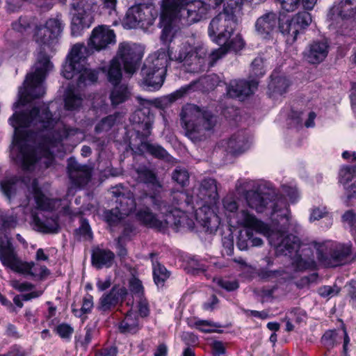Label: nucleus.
<instances>
[{
	"label": "nucleus",
	"mask_w": 356,
	"mask_h": 356,
	"mask_svg": "<svg viewBox=\"0 0 356 356\" xmlns=\"http://www.w3.org/2000/svg\"><path fill=\"white\" fill-rule=\"evenodd\" d=\"M172 179L181 186L188 183L189 175L187 170L181 168H177L172 172Z\"/></svg>",
	"instance_id": "59"
},
{
	"label": "nucleus",
	"mask_w": 356,
	"mask_h": 356,
	"mask_svg": "<svg viewBox=\"0 0 356 356\" xmlns=\"http://www.w3.org/2000/svg\"><path fill=\"white\" fill-rule=\"evenodd\" d=\"M342 337L343 330L341 332L337 330H329L323 335L321 341L327 349H332L341 343Z\"/></svg>",
	"instance_id": "46"
},
{
	"label": "nucleus",
	"mask_w": 356,
	"mask_h": 356,
	"mask_svg": "<svg viewBox=\"0 0 356 356\" xmlns=\"http://www.w3.org/2000/svg\"><path fill=\"white\" fill-rule=\"evenodd\" d=\"M279 23L276 13L267 12L259 17L255 22L254 30L256 35L264 40L273 38V33Z\"/></svg>",
	"instance_id": "22"
},
{
	"label": "nucleus",
	"mask_w": 356,
	"mask_h": 356,
	"mask_svg": "<svg viewBox=\"0 0 356 356\" xmlns=\"http://www.w3.org/2000/svg\"><path fill=\"white\" fill-rule=\"evenodd\" d=\"M123 216H124L121 215L116 207L114 209L107 210L104 213V220L110 225H115L120 222Z\"/></svg>",
	"instance_id": "57"
},
{
	"label": "nucleus",
	"mask_w": 356,
	"mask_h": 356,
	"mask_svg": "<svg viewBox=\"0 0 356 356\" xmlns=\"http://www.w3.org/2000/svg\"><path fill=\"white\" fill-rule=\"evenodd\" d=\"M265 70L264 66V59L261 57H257L251 63V74L254 77H260L264 75Z\"/></svg>",
	"instance_id": "58"
},
{
	"label": "nucleus",
	"mask_w": 356,
	"mask_h": 356,
	"mask_svg": "<svg viewBox=\"0 0 356 356\" xmlns=\"http://www.w3.org/2000/svg\"><path fill=\"white\" fill-rule=\"evenodd\" d=\"M80 226L74 230V234L76 237L83 238L85 239H90L92 238V232L88 220L81 218Z\"/></svg>",
	"instance_id": "53"
},
{
	"label": "nucleus",
	"mask_w": 356,
	"mask_h": 356,
	"mask_svg": "<svg viewBox=\"0 0 356 356\" xmlns=\"http://www.w3.org/2000/svg\"><path fill=\"white\" fill-rule=\"evenodd\" d=\"M93 297L90 294H86L83 298L82 306L80 309L72 308V312L76 317H81L84 314H90L93 308Z\"/></svg>",
	"instance_id": "50"
},
{
	"label": "nucleus",
	"mask_w": 356,
	"mask_h": 356,
	"mask_svg": "<svg viewBox=\"0 0 356 356\" xmlns=\"http://www.w3.org/2000/svg\"><path fill=\"white\" fill-rule=\"evenodd\" d=\"M250 237H251V234L249 233L248 228L240 232L236 242V246L240 250H246L250 247Z\"/></svg>",
	"instance_id": "56"
},
{
	"label": "nucleus",
	"mask_w": 356,
	"mask_h": 356,
	"mask_svg": "<svg viewBox=\"0 0 356 356\" xmlns=\"http://www.w3.org/2000/svg\"><path fill=\"white\" fill-rule=\"evenodd\" d=\"M197 195L205 202H215L218 198L217 181L213 178H204L200 182Z\"/></svg>",
	"instance_id": "34"
},
{
	"label": "nucleus",
	"mask_w": 356,
	"mask_h": 356,
	"mask_svg": "<svg viewBox=\"0 0 356 356\" xmlns=\"http://www.w3.org/2000/svg\"><path fill=\"white\" fill-rule=\"evenodd\" d=\"M225 150L232 155L243 154L249 149L248 137L245 131H238L234 134L225 142Z\"/></svg>",
	"instance_id": "29"
},
{
	"label": "nucleus",
	"mask_w": 356,
	"mask_h": 356,
	"mask_svg": "<svg viewBox=\"0 0 356 356\" xmlns=\"http://www.w3.org/2000/svg\"><path fill=\"white\" fill-rule=\"evenodd\" d=\"M88 51L84 44H74L63 65V76L67 79L77 76L76 85L79 88L92 84L98 79V72L85 66Z\"/></svg>",
	"instance_id": "5"
},
{
	"label": "nucleus",
	"mask_w": 356,
	"mask_h": 356,
	"mask_svg": "<svg viewBox=\"0 0 356 356\" xmlns=\"http://www.w3.org/2000/svg\"><path fill=\"white\" fill-rule=\"evenodd\" d=\"M236 24L235 12L224 7L222 12L211 19L208 28L209 35L213 41L221 45L230 38Z\"/></svg>",
	"instance_id": "11"
},
{
	"label": "nucleus",
	"mask_w": 356,
	"mask_h": 356,
	"mask_svg": "<svg viewBox=\"0 0 356 356\" xmlns=\"http://www.w3.org/2000/svg\"><path fill=\"white\" fill-rule=\"evenodd\" d=\"M179 117L185 136L194 143L209 138L218 123V116L212 111L193 104L183 106Z\"/></svg>",
	"instance_id": "4"
},
{
	"label": "nucleus",
	"mask_w": 356,
	"mask_h": 356,
	"mask_svg": "<svg viewBox=\"0 0 356 356\" xmlns=\"http://www.w3.org/2000/svg\"><path fill=\"white\" fill-rule=\"evenodd\" d=\"M145 10L149 13L147 8ZM149 21V13H145L141 5H137L128 9L123 24L128 29L143 28L150 24Z\"/></svg>",
	"instance_id": "23"
},
{
	"label": "nucleus",
	"mask_w": 356,
	"mask_h": 356,
	"mask_svg": "<svg viewBox=\"0 0 356 356\" xmlns=\"http://www.w3.org/2000/svg\"><path fill=\"white\" fill-rule=\"evenodd\" d=\"M9 121L15 129L17 127L26 128L33 126L37 131H30V134H34L35 138L40 139L39 144L44 149L46 155L51 154V148L61 145L63 140L70 139L81 133L79 128L66 125L54 128L57 119L53 117L49 106L45 104L41 108L35 106L31 110L16 112L10 118Z\"/></svg>",
	"instance_id": "3"
},
{
	"label": "nucleus",
	"mask_w": 356,
	"mask_h": 356,
	"mask_svg": "<svg viewBox=\"0 0 356 356\" xmlns=\"http://www.w3.org/2000/svg\"><path fill=\"white\" fill-rule=\"evenodd\" d=\"M39 160L37 150L26 143H22L19 147V151L15 161L24 171H31Z\"/></svg>",
	"instance_id": "24"
},
{
	"label": "nucleus",
	"mask_w": 356,
	"mask_h": 356,
	"mask_svg": "<svg viewBox=\"0 0 356 356\" xmlns=\"http://www.w3.org/2000/svg\"><path fill=\"white\" fill-rule=\"evenodd\" d=\"M152 274L154 282L158 287H163L171 273L159 261L153 262Z\"/></svg>",
	"instance_id": "44"
},
{
	"label": "nucleus",
	"mask_w": 356,
	"mask_h": 356,
	"mask_svg": "<svg viewBox=\"0 0 356 356\" xmlns=\"http://www.w3.org/2000/svg\"><path fill=\"white\" fill-rule=\"evenodd\" d=\"M140 207L138 209L136 216V218L143 224L152 228L161 229L163 227V222L159 220L156 216L150 211L149 206L152 205L156 210L152 203L144 204L140 203ZM158 211V209H156ZM161 213V211H160Z\"/></svg>",
	"instance_id": "31"
},
{
	"label": "nucleus",
	"mask_w": 356,
	"mask_h": 356,
	"mask_svg": "<svg viewBox=\"0 0 356 356\" xmlns=\"http://www.w3.org/2000/svg\"><path fill=\"white\" fill-rule=\"evenodd\" d=\"M137 308L138 314L140 317L145 318L149 315L150 309L149 302L145 297L138 298L137 302Z\"/></svg>",
	"instance_id": "61"
},
{
	"label": "nucleus",
	"mask_w": 356,
	"mask_h": 356,
	"mask_svg": "<svg viewBox=\"0 0 356 356\" xmlns=\"http://www.w3.org/2000/svg\"><path fill=\"white\" fill-rule=\"evenodd\" d=\"M18 179L16 176L6 178L0 181V189L6 199L10 202L16 194V184Z\"/></svg>",
	"instance_id": "47"
},
{
	"label": "nucleus",
	"mask_w": 356,
	"mask_h": 356,
	"mask_svg": "<svg viewBox=\"0 0 356 356\" xmlns=\"http://www.w3.org/2000/svg\"><path fill=\"white\" fill-rule=\"evenodd\" d=\"M129 287L130 291L136 298H140L145 297L144 287L143 286L142 282L139 279L136 277H132L129 282Z\"/></svg>",
	"instance_id": "55"
},
{
	"label": "nucleus",
	"mask_w": 356,
	"mask_h": 356,
	"mask_svg": "<svg viewBox=\"0 0 356 356\" xmlns=\"http://www.w3.org/2000/svg\"><path fill=\"white\" fill-rule=\"evenodd\" d=\"M113 195L116 198V208L121 215L129 216L130 213L138 210L141 204H139L137 197L140 193H136L135 196L127 188L122 186H116L112 188Z\"/></svg>",
	"instance_id": "18"
},
{
	"label": "nucleus",
	"mask_w": 356,
	"mask_h": 356,
	"mask_svg": "<svg viewBox=\"0 0 356 356\" xmlns=\"http://www.w3.org/2000/svg\"><path fill=\"white\" fill-rule=\"evenodd\" d=\"M35 18L29 16H21L18 20L12 23L13 29L20 33L30 29L34 23Z\"/></svg>",
	"instance_id": "52"
},
{
	"label": "nucleus",
	"mask_w": 356,
	"mask_h": 356,
	"mask_svg": "<svg viewBox=\"0 0 356 356\" xmlns=\"http://www.w3.org/2000/svg\"><path fill=\"white\" fill-rule=\"evenodd\" d=\"M67 173L72 184L83 187L88 184L92 177L91 169L87 165L79 163L73 157L67 160Z\"/></svg>",
	"instance_id": "21"
},
{
	"label": "nucleus",
	"mask_w": 356,
	"mask_h": 356,
	"mask_svg": "<svg viewBox=\"0 0 356 356\" xmlns=\"http://www.w3.org/2000/svg\"><path fill=\"white\" fill-rule=\"evenodd\" d=\"M0 261L1 264L13 271L24 275L35 277L32 271L34 262L22 261L17 257L12 243L6 236H0Z\"/></svg>",
	"instance_id": "13"
},
{
	"label": "nucleus",
	"mask_w": 356,
	"mask_h": 356,
	"mask_svg": "<svg viewBox=\"0 0 356 356\" xmlns=\"http://www.w3.org/2000/svg\"><path fill=\"white\" fill-rule=\"evenodd\" d=\"M115 43L114 31L106 25H99L92 30L88 44L90 49L100 51Z\"/></svg>",
	"instance_id": "20"
},
{
	"label": "nucleus",
	"mask_w": 356,
	"mask_h": 356,
	"mask_svg": "<svg viewBox=\"0 0 356 356\" xmlns=\"http://www.w3.org/2000/svg\"><path fill=\"white\" fill-rule=\"evenodd\" d=\"M147 140H140V144L136 147V152L139 154L148 153L154 158L169 161L170 154L161 145L158 144H152Z\"/></svg>",
	"instance_id": "36"
},
{
	"label": "nucleus",
	"mask_w": 356,
	"mask_h": 356,
	"mask_svg": "<svg viewBox=\"0 0 356 356\" xmlns=\"http://www.w3.org/2000/svg\"><path fill=\"white\" fill-rule=\"evenodd\" d=\"M356 15V8L352 6L346 1L341 0L339 3L334 4L329 10L327 17L330 20L338 19H348L354 17Z\"/></svg>",
	"instance_id": "33"
},
{
	"label": "nucleus",
	"mask_w": 356,
	"mask_h": 356,
	"mask_svg": "<svg viewBox=\"0 0 356 356\" xmlns=\"http://www.w3.org/2000/svg\"><path fill=\"white\" fill-rule=\"evenodd\" d=\"M172 205L170 206L163 200L169 211L161 213L165 216V222L167 225L174 226L176 229L184 227V222L187 220L186 215L181 211L188 207L193 209L192 205L193 197L184 192H177L172 195Z\"/></svg>",
	"instance_id": "14"
},
{
	"label": "nucleus",
	"mask_w": 356,
	"mask_h": 356,
	"mask_svg": "<svg viewBox=\"0 0 356 356\" xmlns=\"http://www.w3.org/2000/svg\"><path fill=\"white\" fill-rule=\"evenodd\" d=\"M218 49H215L209 56V65L213 66L215 63L223 56H225L229 51H234L235 52L241 50L245 46V42L241 35L238 34L233 38H229L225 43H222Z\"/></svg>",
	"instance_id": "27"
},
{
	"label": "nucleus",
	"mask_w": 356,
	"mask_h": 356,
	"mask_svg": "<svg viewBox=\"0 0 356 356\" xmlns=\"http://www.w3.org/2000/svg\"><path fill=\"white\" fill-rule=\"evenodd\" d=\"M56 333L63 339H68L74 332V329L67 323L59 324L56 327Z\"/></svg>",
	"instance_id": "64"
},
{
	"label": "nucleus",
	"mask_w": 356,
	"mask_h": 356,
	"mask_svg": "<svg viewBox=\"0 0 356 356\" xmlns=\"http://www.w3.org/2000/svg\"><path fill=\"white\" fill-rule=\"evenodd\" d=\"M175 19V11L171 9L169 0H162L160 24L163 27V30L161 35V40L164 43L171 41V39H169V38L172 32V22Z\"/></svg>",
	"instance_id": "25"
},
{
	"label": "nucleus",
	"mask_w": 356,
	"mask_h": 356,
	"mask_svg": "<svg viewBox=\"0 0 356 356\" xmlns=\"http://www.w3.org/2000/svg\"><path fill=\"white\" fill-rule=\"evenodd\" d=\"M115 254L108 249L95 248L92 250L91 261L94 267L102 269L111 267L114 261Z\"/></svg>",
	"instance_id": "32"
},
{
	"label": "nucleus",
	"mask_w": 356,
	"mask_h": 356,
	"mask_svg": "<svg viewBox=\"0 0 356 356\" xmlns=\"http://www.w3.org/2000/svg\"><path fill=\"white\" fill-rule=\"evenodd\" d=\"M250 208L257 213H263L270 209V217L273 221L279 220L275 218L277 212L281 211L286 207V202L277 198L275 192L266 184H260L257 190L248 191L245 195Z\"/></svg>",
	"instance_id": "7"
},
{
	"label": "nucleus",
	"mask_w": 356,
	"mask_h": 356,
	"mask_svg": "<svg viewBox=\"0 0 356 356\" xmlns=\"http://www.w3.org/2000/svg\"><path fill=\"white\" fill-rule=\"evenodd\" d=\"M118 56L123 63L125 72L131 75L140 65L143 56V50L136 44L122 42L119 44Z\"/></svg>",
	"instance_id": "16"
},
{
	"label": "nucleus",
	"mask_w": 356,
	"mask_h": 356,
	"mask_svg": "<svg viewBox=\"0 0 356 356\" xmlns=\"http://www.w3.org/2000/svg\"><path fill=\"white\" fill-rule=\"evenodd\" d=\"M258 82L255 80L250 81L245 80L234 81L228 88L227 92L232 97L243 99L253 93L257 88Z\"/></svg>",
	"instance_id": "30"
},
{
	"label": "nucleus",
	"mask_w": 356,
	"mask_h": 356,
	"mask_svg": "<svg viewBox=\"0 0 356 356\" xmlns=\"http://www.w3.org/2000/svg\"><path fill=\"white\" fill-rule=\"evenodd\" d=\"M40 214L33 216V221L34 225L38 227V230L43 233H57L59 229V225L56 219L51 217L44 216L41 213Z\"/></svg>",
	"instance_id": "38"
},
{
	"label": "nucleus",
	"mask_w": 356,
	"mask_h": 356,
	"mask_svg": "<svg viewBox=\"0 0 356 356\" xmlns=\"http://www.w3.org/2000/svg\"><path fill=\"white\" fill-rule=\"evenodd\" d=\"M195 217L196 220L209 233L216 232L220 224L219 216L210 207L207 205H203L196 211Z\"/></svg>",
	"instance_id": "26"
},
{
	"label": "nucleus",
	"mask_w": 356,
	"mask_h": 356,
	"mask_svg": "<svg viewBox=\"0 0 356 356\" xmlns=\"http://www.w3.org/2000/svg\"><path fill=\"white\" fill-rule=\"evenodd\" d=\"M120 331L122 333L135 334L139 330L138 318L136 314L132 312H129L126 314L124 318L120 323Z\"/></svg>",
	"instance_id": "43"
},
{
	"label": "nucleus",
	"mask_w": 356,
	"mask_h": 356,
	"mask_svg": "<svg viewBox=\"0 0 356 356\" xmlns=\"http://www.w3.org/2000/svg\"><path fill=\"white\" fill-rule=\"evenodd\" d=\"M128 291L124 286L115 284L111 289L104 293L99 299L97 309L102 313H108L122 305L126 300Z\"/></svg>",
	"instance_id": "19"
},
{
	"label": "nucleus",
	"mask_w": 356,
	"mask_h": 356,
	"mask_svg": "<svg viewBox=\"0 0 356 356\" xmlns=\"http://www.w3.org/2000/svg\"><path fill=\"white\" fill-rule=\"evenodd\" d=\"M280 220L282 222L275 223V227L272 229L264 222L258 220L253 214L250 213L247 210H241L238 213V223L249 229L251 234L250 243L251 247H259L263 244V240L254 236V231L266 236L270 244L275 248L276 254L278 255L296 256V268L299 270H303L309 267V263L304 260L298 254L300 248V238L293 234H285L290 227L289 218L287 213H282Z\"/></svg>",
	"instance_id": "1"
},
{
	"label": "nucleus",
	"mask_w": 356,
	"mask_h": 356,
	"mask_svg": "<svg viewBox=\"0 0 356 356\" xmlns=\"http://www.w3.org/2000/svg\"><path fill=\"white\" fill-rule=\"evenodd\" d=\"M166 72V55L158 50L145 60L141 69L143 85L149 90H159L165 81Z\"/></svg>",
	"instance_id": "8"
},
{
	"label": "nucleus",
	"mask_w": 356,
	"mask_h": 356,
	"mask_svg": "<svg viewBox=\"0 0 356 356\" xmlns=\"http://www.w3.org/2000/svg\"><path fill=\"white\" fill-rule=\"evenodd\" d=\"M318 261L325 267H335L346 263L352 252L350 244L332 241L314 242Z\"/></svg>",
	"instance_id": "9"
},
{
	"label": "nucleus",
	"mask_w": 356,
	"mask_h": 356,
	"mask_svg": "<svg viewBox=\"0 0 356 356\" xmlns=\"http://www.w3.org/2000/svg\"><path fill=\"white\" fill-rule=\"evenodd\" d=\"M166 55V64L168 65L169 61H175L178 63H182L186 65V59L189 56L191 48L186 44L179 47L175 51L173 48L168 47L167 51L164 49H160Z\"/></svg>",
	"instance_id": "40"
},
{
	"label": "nucleus",
	"mask_w": 356,
	"mask_h": 356,
	"mask_svg": "<svg viewBox=\"0 0 356 356\" xmlns=\"http://www.w3.org/2000/svg\"><path fill=\"white\" fill-rule=\"evenodd\" d=\"M312 22V17L307 11L298 13L291 19L282 22L279 19L278 28L284 35H287V41L293 42L301 31L305 29Z\"/></svg>",
	"instance_id": "15"
},
{
	"label": "nucleus",
	"mask_w": 356,
	"mask_h": 356,
	"mask_svg": "<svg viewBox=\"0 0 356 356\" xmlns=\"http://www.w3.org/2000/svg\"><path fill=\"white\" fill-rule=\"evenodd\" d=\"M207 60V51L204 48L198 47L195 50L191 49L186 59V66L190 67L193 72L204 71L206 68Z\"/></svg>",
	"instance_id": "35"
},
{
	"label": "nucleus",
	"mask_w": 356,
	"mask_h": 356,
	"mask_svg": "<svg viewBox=\"0 0 356 356\" xmlns=\"http://www.w3.org/2000/svg\"><path fill=\"white\" fill-rule=\"evenodd\" d=\"M342 221L346 223L351 231H353L356 227V213L353 210L346 211L341 216Z\"/></svg>",
	"instance_id": "63"
},
{
	"label": "nucleus",
	"mask_w": 356,
	"mask_h": 356,
	"mask_svg": "<svg viewBox=\"0 0 356 356\" xmlns=\"http://www.w3.org/2000/svg\"><path fill=\"white\" fill-rule=\"evenodd\" d=\"M72 8L74 10L72 19L71 31L73 36L81 34L83 29L89 28L94 20L93 13L97 8L96 0H73Z\"/></svg>",
	"instance_id": "12"
},
{
	"label": "nucleus",
	"mask_w": 356,
	"mask_h": 356,
	"mask_svg": "<svg viewBox=\"0 0 356 356\" xmlns=\"http://www.w3.org/2000/svg\"><path fill=\"white\" fill-rule=\"evenodd\" d=\"M82 101L79 95L74 94L73 91L69 90L65 98V107L69 111L76 110L81 106Z\"/></svg>",
	"instance_id": "51"
},
{
	"label": "nucleus",
	"mask_w": 356,
	"mask_h": 356,
	"mask_svg": "<svg viewBox=\"0 0 356 356\" xmlns=\"http://www.w3.org/2000/svg\"><path fill=\"white\" fill-rule=\"evenodd\" d=\"M122 77L121 64L117 58L111 61L107 78L108 81L113 86L119 84Z\"/></svg>",
	"instance_id": "48"
},
{
	"label": "nucleus",
	"mask_w": 356,
	"mask_h": 356,
	"mask_svg": "<svg viewBox=\"0 0 356 356\" xmlns=\"http://www.w3.org/2000/svg\"><path fill=\"white\" fill-rule=\"evenodd\" d=\"M195 327L204 333H212V332H221L220 330H216L211 328H207L206 327H221L219 323H213L207 320H198L194 323Z\"/></svg>",
	"instance_id": "54"
},
{
	"label": "nucleus",
	"mask_w": 356,
	"mask_h": 356,
	"mask_svg": "<svg viewBox=\"0 0 356 356\" xmlns=\"http://www.w3.org/2000/svg\"><path fill=\"white\" fill-rule=\"evenodd\" d=\"M123 115L120 112H115L102 118L95 127L97 134L109 131L116 123L120 122Z\"/></svg>",
	"instance_id": "45"
},
{
	"label": "nucleus",
	"mask_w": 356,
	"mask_h": 356,
	"mask_svg": "<svg viewBox=\"0 0 356 356\" xmlns=\"http://www.w3.org/2000/svg\"><path fill=\"white\" fill-rule=\"evenodd\" d=\"M169 3L175 11V17L184 26H189L205 18L209 10V6L200 0L193 2H189V0H169Z\"/></svg>",
	"instance_id": "10"
},
{
	"label": "nucleus",
	"mask_w": 356,
	"mask_h": 356,
	"mask_svg": "<svg viewBox=\"0 0 356 356\" xmlns=\"http://www.w3.org/2000/svg\"><path fill=\"white\" fill-rule=\"evenodd\" d=\"M137 174V181L143 183L151 191L150 193L146 191L140 192V195L137 197L139 204L143 203L145 205L153 204L154 208L165 213L169 211L165 204L163 202L160 196L162 189V184L159 180L155 170L146 165H140L136 169Z\"/></svg>",
	"instance_id": "6"
},
{
	"label": "nucleus",
	"mask_w": 356,
	"mask_h": 356,
	"mask_svg": "<svg viewBox=\"0 0 356 356\" xmlns=\"http://www.w3.org/2000/svg\"><path fill=\"white\" fill-rule=\"evenodd\" d=\"M289 85V81L285 76H280L277 72H273L268 86L270 96L283 95L286 92Z\"/></svg>",
	"instance_id": "37"
},
{
	"label": "nucleus",
	"mask_w": 356,
	"mask_h": 356,
	"mask_svg": "<svg viewBox=\"0 0 356 356\" xmlns=\"http://www.w3.org/2000/svg\"><path fill=\"white\" fill-rule=\"evenodd\" d=\"M188 266L192 273L195 275L204 273L207 270L205 264L195 257L191 259L188 262Z\"/></svg>",
	"instance_id": "62"
},
{
	"label": "nucleus",
	"mask_w": 356,
	"mask_h": 356,
	"mask_svg": "<svg viewBox=\"0 0 356 356\" xmlns=\"http://www.w3.org/2000/svg\"><path fill=\"white\" fill-rule=\"evenodd\" d=\"M328 48L329 45L326 41H314L305 49L304 57L311 64H318L327 57Z\"/></svg>",
	"instance_id": "28"
},
{
	"label": "nucleus",
	"mask_w": 356,
	"mask_h": 356,
	"mask_svg": "<svg viewBox=\"0 0 356 356\" xmlns=\"http://www.w3.org/2000/svg\"><path fill=\"white\" fill-rule=\"evenodd\" d=\"M355 168L353 166L343 167L339 172V182L346 184L350 181L354 176Z\"/></svg>",
	"instance_id": "60"
},
{
	"label": "nucleus",
	"mask_w": 356,
	"mask_h": 356,
	"mask_svg": "<svg viewBox=\"0 0 356 356\" xmlns=\"http://www.w3.org/2000/svg\"><path fill=\"white\" fill-rule=\"evenodd\" d=\"M143 107L137 109L131 117L134 130L140 140H147L152 134L154 114L144 102Z\"/></svg>",
	"instance_id": "17"
},
{
	"label": "nucleus",
	"mask_w": 356,
	"mask_h": 356,
	"mask_svg": "<svg viewBox=\"0 0 356 356\" xmlns=\"http://www.w3.org/2000/svg\"><path fill=\"white\" fill-rule=\"evenodd\" d=\"M30 190L33 195L36 205L38 209L42 211H49L53 209L52 202L42 193L41 188L38 186L36 180L33 181Z\"/></svg>",
	"instance_id": "42"
},
{
	"label": "nucleus",
	"mask_w": 356,
	"mask_h": 356,
	"mask_svg": "<svg viewBox=\"0 0 356 356\" xmlns=\"http://www.w3.org/2000/svg\"><path fill=\"white\" fill-rule=\"evenodd\" d=\"M17 225V218L16 216L8 212L0 213V229L4 232L10 230L16 227Z\"/></svg>",
	"instance_id": "49"
},
{
	"label": "nucleus",
	"mask_w": 356,
	"mask_h": 356,
	"mask_svg": "<svg viewBox=\"0 0 356 356\" xmlns=\"http://www.w3.org/2000/svg\"><path fill=\"white\" fill-rule=\"evenodd\" d=\"M131 97V90L126 84L113 85L111 91L109 99L113 107L125 102Z\"/></svg>",
	"instance_id": "41"
},
{
	"label": "nucleus",
	"mask_w": 356,
	"mask_h": 356,
	"mask_svg": "<svg viewBox=\"0 0 356 356\" xmlns=\"http://www.w3.org/2000/svg\"><path fill=\"white\" fill-rule=\"evenodd\" d=\"M187 92L186 88H180L170 95L154 99L153 102L144 100L148 106L154 104L155 107L164 110L168 108L173 102L181 98Z\"/></svg>",
	"instance_id": "39"
},
{
	"label": "nucleus",
	"mask_w": 356,
	"mask_h": 356,
	"mask_svg": "<svg viewBox=\"0 0 356 356\" xmlns=\"http://www.w3.org/2000/svg\"><path fill=\"white\" fill-rule=\"evenodd\" d=\"M63 26L58 18H50L44 25L35 26L33 38L41 47L35 64V72L26 75L24 81V90H19L20 99L13 104L15 109L19 104L25 105L31 100L40 98L45 93L43 82L47 74L52 70L53 64L44 51V46H50L57 42Z\"/></svg>",
	"instance_id": "2"
}]
</instances>
